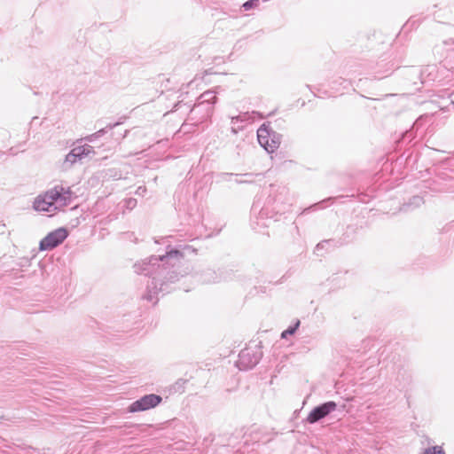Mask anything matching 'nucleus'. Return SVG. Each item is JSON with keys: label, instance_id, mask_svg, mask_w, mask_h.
Instances as JSON below:
<instances>
[{"label": "nucleus", "instance_id": "obj_13", "mask_svg": "<svg viewBox=\"0 0 454 454\" xmlns=\"http://www.w3.org/2000/svg\"><path fill=\"white\" fill-rule=\"evenodd\" d=\"M222 176L224 180H229L227 177L234 176V182L238 184H254L255 179L261 180L263 177L262 173H244V174H233V173H223Z\"/></svg>", "mask_w": 454, "mask_h": 454}, {"label": "nucleus", "instance_id": "obj_10", "mask_svg": "<svg viewBox=\"0 0 454 454\" xmlns=\"http://www.w3.org/2000/svg\"><path fill=\"white\" fill-rule=\"evenodd\" d=\"M262 114L257 111L243 112L237 116L231 117V133L236 135L242 130L247 123H252L255 119H263Z\"/></svg>", "mask_w": 454, "mask_h": 454}, {"label": "nucleus", "instance_id": "obj_16", "mask_svg": "<svg viewBox=\"0 0 454 454\" xmlns=\"http://www.w3.org/2000/svg\"><path fill=\"white\" fill-rule=\"evenodd\" d=\"M299 325L300 320H296V322L293 325H290L286 330L282 332L281 338L286 339L288 335H293L298 329Z\"/></svg>", "mask_w": 454, "mask_h": 454}, {"label": "nucleus", "instance_id": "obj_14", "mask_svg": "<svg viewBox=\"0 0 454 454\" xmlns=\"http://www.w3.org/2000/svg\"><path fill=\"white\" fill-rule=\"evenodd\" d=\"M226 273L227 272L223 270L216 272L212 269H207L201 272L200 280L204 284L220 282L228 278L227 276H225Z\"/></svg>", "mask_w": 454, "mask_h": 454}, {"label": "nucleus", "instance_id": "obj_17", "mask_svg": "<svg viewBox=\"0 0 454 454\" xmlns=\"http://www.w3.org/2000/svg\"><path fill=\"white\" fill-rule=\"evenodd\" d=\"M106 133V129L103 128V129H100L99 130H98L97 132L85 137L83 138V140L91 143V142H94L96 139L104 136Z\"/></svg>", "mask_w": 454, "mask_h": 454}, {"label": "nucleus", "instance_id": "obj_19", "mask_svg": "<svg viewBox=\"0 0 454 454\" xmlns=\"http://www.w3.org/2000/svg\"><path fill=\"white\" fill-rule=\"evenodd\" d=\"M423 454H444V451L441 447L434 446L426 449Z\"/></svg>", "mask_w": 454, "mask_h": 454}, {"label": "nucleus", "instance_id": "obj_27", "mask_svg": "<svg viewBox=\"0 0 454 454\" xmlns=\"http://www.w3.org/2000/svg\"><path fill=\"white\" fill-rule=\"evenodd\" d=\"M128 133H129V130H125L124 135H123V137H127V135H128Z\"/></svg>", "mask_w": 454, "mask_h": 454}, {"label": "nucleus", "instance_id": "obj_28", "mask_svg": "<svg viewBox=\"0 0 454 454\" xmlns=\"http://www.w3.org/2000/svg\"><path fill=\"white\" fill-rule=\"evenodd\" d=\"M2 418H3V416H0V419H2Z\"/></svg>", "mask_w": 454, "mask_h": 454}, {"label": "nucleus", "instance_id": "obj_12", "mask_svg": "<svg viewBox=\"0 0 454 454\" xmlns=\"http://www.w3.org/2000/svg\"><path fill=\"white\" fill-rule=\"evenodd\" d=\"M162 401L161 396L155 394H149L133 402L128 408L129 412L146 411L156 407Z\"/></svg>", "mask_w": 454, "mask_h": 454}, {"label": "nucleus", "instance_id": "obj_8", "mask_svg": "<svg viewBox=\"0 0 454 454\" xmlns=\"http://www.w3.org/2000/svg\"><path fill=\"white\" fill-rule=\"evenodd\" d=\"M68 236L66 228L60 227L49 232L39 243L42 251L51 250L60 245Z\"/></svg>", "mask_w": 454, "mask_h": 454}, {"label": "nucleus", "instance_id": "obj_5", "mask_svg": "<svg viewBox=\"0 0 454 454\" xmlns=\"http://www.w3.org/2000/svg\"><path fill=\"white\" fill-rule=\"evenodd\" d=\"M262 352L258 345L247 347L239 354L236 365L239 370L247 371L254 368L261 360Z\"/></svg>", "mask_w": 454, "mask_h": 454}, {"label": "nucleus", "instance_id": "obj_15", "mask_svg": "<svg viewBox=\"0 0 454 454\" xmlns=\"http://www.w3.org/2000/svg\"><path fill=\"white\" fill-rule=\"evenodd\" d=\"M424 203L423 198L420 196H413L409 200L408 202H405L400 208L401 211L407 212L409 210L417 208L420 207Z\"/></svg>", "mask_w": 454, "mask_h": 454}, {"label": "nucleus", "instance_id": "obj_18", "mask_svg": "<svg viewBox=\"0 0 454 454\" xmlns=\"http://www.w3.org/2000/svg\"><path fill=\"white\" fill-rule=\"evenodd\" d=\"M259 4H260L259 0H248V1L245 2L241 7L244 11H249L251 9L257 8L259 6Z\"/></svg>", "mask_w": 454, "mask_h": 454}, {"label": "nucleus", "instance_id": "obj_25", "mask_svg": "<svg viewBox=\"0 0 454 454\" xmlns=\"http://www.w3.org/2000/svg\"><path fill=\"white\" fill-rule=\"evenodd\" d=\"M333 200V198H328L327 200H323V201L320 202V204H324L325 201H328V200ZM318 205H319V203L318 204H315L313 207H317Z\"/></svg>", "mask_w": 454, "mask_h": 454}, {"label": "nucleus", "instance_id": "obj_3", "mask_svg": "<svg viewBox=\"0 0 454 454\" xmlns=\"http://www.w3.org/2000/svg\"><path fill=\"white\" fill-rule=\"evenodd\" d=\"M291 206L288 189L280 184H270L266 207H272L273 214H283Z\"/></svg>", "mask_w": 454, "mask_h": 454}, {"label": "nucleus", "instance_id": "obj_22", "mask_svg": "<svg viewBox=\"0 0 454 454\" xmlns=\"http://www.w3.org/2000/svg\"><path fill=\"white\" fill-rule=\"evenodd\" d=\"M138 196H145L146 193V187L145 186H138L135 192Z\"/></svg>", "mask_w": 454, "mask_h": 454}, {"label": "nucleus", "instance_id": "obj_23", "mask_svg": "<svg viewBox=\"0 0 454 454\" xmlns=\"http://www.w3.org/2000/svg\"><path fill=\"white\" fill-rule=\"evenodd\" d=\"M204 113H205V106L201 107L200 112H198L197 114H192V115L193 116H198V121H202L205 120V119H202V115H203Z\"/></svg>", "mask_w": 454, "mask_h": 454}, {"label": "nucleus", "instance_id": "obj_4", "mask_svg": "<svg viewBox=\"0 0 454 454\" xmlns=\"http://www.w3.org/2000/svg\"><path fill=\"white\" fill-rule=\"evenodd\" d=\"M282 136L274 131L270 122H265L257 129V140L268 153H274L281 144Z\"/></svg>", "mask_w": 454, "mask_h": 454}, {"label": "nucleus", "instance_id": "obj_24", "mask_svg": "<svg viewBox=\"0 0 454 454\" xmlns=\"http://www.w3.org/2000/svg\"><path fill=\"white\" fill-rule=\"evenodd\" d=\"M444 44L451 45V46H453V49H454V39H449L447 41H444Z\"/></svg>", "mask_w": 454, "mask_h": 454}, {"label": "nucleus", "instance_id": "obj_21", "mask_svg": "<svg viewBox=\"0 0 454 454\" xmlns=\"http://www.w3.org/2000/svg\"><path fill=\"white\" fill-rule=\"evenodd\" d=\"M122 119H123V118H121L120 121H116V122H114V123H109V124H107L104 129H106V132H107L108 130H111V129H114L115 127H117V126L121 125V124L123 122V121H122Z\"/></svg>", "mask_w": 454, "mask_h": 454}, {"label": "nucleus", "instance_id": "obj_11", "mask_svg": "<svg viewBox=\"0 0 454 454\" xmlns=\"http://www.w3.org/2000/svg\"><path fill=\"white\" fill-rule=\"evenodd\" d=\"M90 153H94L93 147L90 145L74 146L67 155L64 160V168H69L78 160H82Z\"/></svg>", "mask_w": 454, "mask_h": 454}, {"label": "nucleus", "instance_id": "obj_26", "mask_svg": "<svg viewBox=\"0 0 454 454\" xmlns=\"http://www.w3.org/2000/svg\"><path fill=\"white\" fill-rule=\"evenodd\" d=\"M321 247H323V243H318L316 247V249L319 250Z\"/></svg>", "mask_w": 454, "mask_h": 454}, {"label": "nucleus", "instance_id": "obj_9", "mask_svg": "<svg viewBox=\"0 0 454 454\" xmlns=\"http://www.w3.org/2000/svg\"><path fill=\"white\" fill-rule=\"evenodd\" d=\"M337 403L333 401H328L314 407L307 416L305 421L309 424H315L326 418L329 414L336 411Z\"/></svg>", "mask_w": 454, "mask_h": 454}, {"label": "nucleus", "instance_id": "obj_2", "mask_svg": "<svg viewBox=\"0 0 454 454\" xmlns=\"http://www.w3.org/2000/svg\"><path fill=\"white\" fill-rule=\"evenodd\" d=\"M72 200L73 192L70 187L56 185L46 191L43 194L38 195L33 203V207L36 211L47 212L50 215H53L57 211L70 205Z\"/></svg>", "mask_w": 454, "mask_h": 454}, {"label": "nucleus", "instance_id": "obj_7", "mask_svg": "<svg viewBox=\"0 0 454 454\" xmlns=\"http://www.w3.org/2000/svg\"><path fill=\"white\" fill-rule=\"evenodd\" d=\"M217 101L215 91L207 90L203 92L198 98V103L194 105L191 110V114H195L200 112L201 107L205 106V113L202 115V119L209 118L214 111V106Z\"/></svg>", "mask_w": 454, "mask_h": 454}, {"label": "nucleus", "instance_id": "obj_20", "mask_svg": "<svg viewBox=\"0 0 454 454\" xmlns=\"http://www.w3.org/2000/svg\"><path fill=\"white\" fill-rule=\"evenodd\" d=\"M137 206V200L134 198H129L125 200V207L128 209H133Z\"/></svg>", "mask_w": 454, "mask_h": 454}, {"label": "nucleus", "instance_id": "obj_6", "mask_svg": "<svg viewBox=\"0 0 454 454\" xmlns=\"http://www.w3.org/2000/svg\"><path fill=\"white\" fill-rule=\"evenodd\" d=\"M269 208L262 207L259 202H254L252 207L251 226L256 231L269 227L270 220L275 216L272 213L269 215Z\"/></svg>", "mask_w": 454, "mask_h": 454}, {"label": "nucleus", "instance_id": "obj_1", "mask_svg": "<svg viewBox=\"0 0 454 454\" xmlns=\"http://www.w3.org/2000/svg\"><path fill=\"white\" fill-rule=\"evenodd\" d=\"M196 251L192 245H168L165 254L152 255L135 263L136 273L152 278L151 282L147 283L143 299L156 304L159 300L158 294L167 291L168 283H174L191 271L187 258L195 254Z\"/></svg>", "mask_w": 454, "mask_h": 454}]
</instances>
